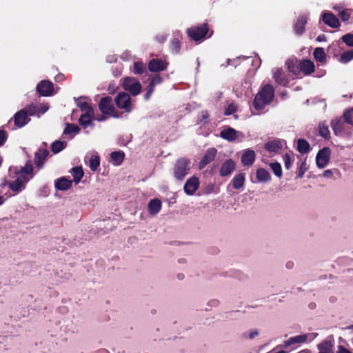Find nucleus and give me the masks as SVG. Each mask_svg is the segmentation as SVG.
<instances>
[{
  "label": "nucleus",
  "mask_w": 353,
  "mask_h": 353,
  "mask_svg": "<svg viewBox=\"0 0 353 353\" xmlns=\"http://www.w3.org/2000/svg\"><path fill=\"white\" fill-rule=\"evenodd\" d=\"M274 90L270 84L263 85L256 94L253 101V107L256 111L262 110L270 104L274 98Z\"/></svg>",
  "instance_id": "obj_1"
},
{
  "label": "nucleus",
  "mask_w": 353,
  "mask_h": 353,
  "mask_svg": "<svg viewBox=\"0 0 353 353\" xmlns=\"http://www.w3.org/2000/svg\"><path fill=\"white\" fill-rule=\"evenodd\" d=\"M316 336V333H307L292 336L285 341L281 347L283 348L291 347L292 349H294L301 344L312 341Z\"/></svg>",
  "instance_id": "obj_2"
},
{
  "label": "nucleus",
  "mask_w": 353,
  "mask_h": 353,
  "mask_svg": "<svg viewBox=\"0 0 353 353\" xmlns=\"http://www.w3.org/2000/svg\"><path fill=\"white\" fill-rule=\"evenodd\" d=\"M190 170V161L181 158L176 161L174 166V176L178 181H181L189 173Z\"/></svg>",
  "instance_id": "obj_3"
},
{
  "label": "nucleus",
  "mask_w": 353,
  "mask_h": 353,
  "mask_svg": "<svg viewBox=\"0 0 353 353\" xmlns=\"http://www.w3.org/2000/svg\"><path fill=\"white\" fill-rule=\"evenodd\" d=\"M29 181V178L23 174L17 175V178L14 181H4L1 184V186L4 187L8 185L9 188L15 193H19L25 189L26 183Z\"/></svg>",
  "instance_id": "obj_4"
},
{
  "label": "nucleus",
  "mask_w": 353,
  "mask_h": 353,
  "mask_svg": "<svg viewBox=\"0 0 353 353\" xmlns=\"http://www.w3.org/2000/svg\"><path fill=\"white\" fill-rule=\"evenodd\" d=\"M114 101L117 107L124 110L125 112H129L132 110V104L128 94L119 92L115 97Z\"/></svg>",
  "instance_id": "obj_5"
},
{
  "label": "nucleus",
  "mask_w": 353,
  "mask_h": 353,
  "mask_svg": "<svg viewBox=\"0 0 353 353\" xmlns=\"http://www.w3.org/2000/svg\"><path fill=\"white\" fill-rule=\"evenodd\" d=\"M123 88L132 95H137L141 90V83L134 78L125 77L123 82Z\"/></svg>",
  "instance_id": "obj_6"
},
{
  "label": "nucleus",
  "mask_w": 353,
  "mask_h": 353,
  "mask_svg": "<svg viewBox=\"0 0 353 353\" xmlns=\"http://www.w3.org/2000/svg\"><path fill=\"white\" fill-rule=\"evenodd\" d=\"M285 146V141L282 139H274L268 141L265 145V149L271 154L279 153Z\"/></svg>",
  "instance_id": "obj_7"
},
{
  "label": "nucleus",
  "mask_w": 353,
  "mask_h": 353,
  "mask_svg": "<svg viewBox=\"0 0 353 353\" xmlns=\"http://www.w3.org/2000/svg\"><path fill=\"white\" fill-rule=\"evenodd\" d=\"M220 137L225 140L232 142L243 138L244 134L240 131H237L232 128L228 127L221 131Z\"/></svg>",
  "instance_id": "obj_8"
},
{
  "label": "nucleus",
  "mask_w": 353,
  "mask_h": 353,
  "mask_svg": "<svg viewBox=\"0 0 353 353\" xmlns=\"http://www.w3.org/2000/svg\"><path fill=\"white\" fill-rule=\"evenodd\" d=\"M99 107L103 114L118 117V116L114 114V108L110 97H106L102 98L99 101Z\"/></svg>",
  "instance_id": "obj_9"
},
{
  "label": "nucleus",
  "mask_w": 353,
  "mask_h": 353,
  "mask_svg": "<svg viewBox=\"0 0 353 353\" xmlns=\"http://www.w3.org/2000/svg\"><path fill=\"white\" fill-rule=\"evenodd\" d=\"M208 28L206 24H203L201 26L194 27L188 30V36L194 41H199L205 37Z\"/></svg>",
  "instance_id": "obj_10"
},
{
  "label": "nucleus",
  "mask_w": 353,
  "mask_h": 353,
  "mask_svg": "<svg viewBox=\"0 0 353 353\" xmlns=\"http://www.w3.org/2000/svg\"><path fill=\"white\" fill-rule=\"evenodd\" d=\"M199 188V181L196 176H191L185 183L183 190L187 195H193Z\"/></svg>",
  "instance_id": "obj_11"
},
{
  "label": "nucleus",
  "mask_w": 353,
  "mask_h": 353,
  "mask_svg": "<svg viewBox=\"0 0 353 353\" xmlns=\"http://www.w3.org/2000/svg\"><path fill=\"white\" fill-rule=\"evenodd\" d=\"M330 151L327 148L320 150L316 157V165L319 168H325L330 160Z\"/></svg>",
  "instance_id": "obj_12"
},
{
  "label": "nucleus",
  "mask_w": 353,
  "mask_h": 353,
  "mask_svg": "<svg viewBox=\"0 0 353 353\" xmlns=\"http://www.w3.org/2000/svg\"><path fill=\"white\" fill-rule=\"evenodd\" d=\"M37 90L40 95L48 97L53 92V84L49 81L43 80L38 83Z\"/></svg>",
  "instance_id": "obj_13"
},
{
  "label": "nucleus",
  "mask_w": 353,
  "mask_h": 353,
  "mask_svg": "<svg viewBox=\"0 0 353 353\" xmlns=\"http://www.w3.org/2000/svg\"><path fill=\"white\" fill-rule=\"evenodd\" d=\"M322 20L325 24L332 28H337L341 26L339 19L330 12H325L323 14Z\"/></svg>",
  "instance_id": "obj_14"
},
{
  "label": "nucleus",
  "mask_w": 353,
  "mask_h": 353,
  "mask_svg": "<svg viewBox=\"0 0 353 353\" xmlns=\"http://www.w3.org/2000/svg\"><path fill=\"white\" fill-rule=\"evenodd\" d=\"M14 124L18 128H22L26 125L30 119L25 110H21L17 112L13 117Z\"/></svg>",
  "instance_id": "obj_15"
},
{
  "label": "nucleus",
  "mask_w": 353,
  "mask_h": 353,
  "mask_svg": "<svg viewBox=\"0 0 353 353\" xmlns=\"http://www.w3.org/2000/svg\"><path fill=\"white\" fill-rule=\"evenodd\" d=\"M168 63L159 59H153L148 63V69L151 72H159L164 70Z\"/></svg>",
  "instance_id": "obj_16"
},
{
  "label": "nucleus",
  "mask_w": 353,
  "mask_h": 353,
  "mask_svg": "<svg viewBox=\"0 0 353 353\" xmlns=\"http://www.w3.org/2000/svg\"><path fill=\"white\" fill-rule=\"evenodd\" d=\"M216 153L217 150L215 148H212L208 149L199 163V168H203L206 165L212 161L215 158Z\"/></svg>",
  "instance_id": "obj_17"
},
{
  "label": "nucleus",
  "mask_w": 353,
  "mask_h": 353,
  "mask_svg": "<svg viewBox=\"0 0 353 353\" xmlns=\"http://www.w3.org/2000/svg\"><path fill=\"white\" fill-rule=\"evenodd\" d=\"M235 168V163L232 159L226 160L220 168V175L225 176L230 175Z\"/></svg>",
  "instance_id": "obj_18"
},
{
  "label": "nucleus",
  "mask_w": 353,
  "mask_h": 353,
  "mask_svg": "<svg viewBox=\"0 0 353 353\" xmlns=\"http://www.w3.org/2000/svg\"><path fill=\"white\" fill-rule=\"evenodd\" d=\"M161 201L158 199H153L150 201L148 205V212L151 216L157 215L161 209Z\"/></svg>",
  "instance_id": "obj_19"
},
{
  "label": "nucleus",
  "mask_w": 353,
  "mask_h": 353,
  "mask_svg": "<svg viewBox=\"0 0 353 353\" xmlns=\"http://www.w3.org/2000/svg\"><path fill=\"white\" fill-rule=\"evenodd\" d=\"M94 117V110L93 109H89L88 111H86L83 114H82L79 118V123L83 127L87 128L92 123V121Z\"/></svg>",
  "instance_id": "obj_20"
},
{
  "label": "nucleus",
  "mask_w": 353,
  "mask_h": 353,
  "mask_svg": "<svg viewBox=\"0 0 353 353\" xmlns=\"http://www.w3.org/2000/svg\"><path fill=\"white\" fill-rule=\"evenodd\" d=\"M72 183V180L63 176L55 181L54 185L57 189L65 191L70 188Z\"/></svg>",
  "instance_id": "obj_21"
},
{
  "label": "nucleus",
  "mask_w": 353,
  "mask_h": 353,
  "mask_svg": "<svg viewBox=\"0 0 353 353\" xmlns=\"http://www.w3.org/2000/svg\"><path fill=\"white\" fill-rule=\"evenodd\" d=\"M49 152L46 149L40 148L35 153V163L39 168H41L44 162L46 157L48 155Z\"/></svg>",
  "instance_id": "obj_22"
},
{
  "label": "nucleus",
  "mask_w": 353,
  "mask_h": 353,
  "mask_svg": "<svg viewBox=\"0 0 353 353\" xmlns=\"http://www.w3.org/2000/svg\"><path fill=\"white\" fill-rule=\"evenodd\" d=\"M307 19V17L304 14L299 16L297 19L294 25V31L297 34H302L303 33Z\"/></svg>",
  "instance_id": "obj_23"
},
{
  "label": "nucleus",
  "mask_w": 353,
  "mask_h": 353,
  "mask_svg": "<svg viewBox=\"0 0 353 353\" xmlns=\"http://www.w3.org/2000/svg\"><path fill=\"white\" fill-rule=\"evenodd\" d=\"M299 69L305 74H310L314 70V64L312 61L305 59L300 62Z\"/></svg>",
  "instance_id": "obj_24"
},
{
  "label": "nucleus",
  "mask_w": 353,
  "mask_h": 353,
  "mask_svg": "<svg viewBox=\"0 0 353 353\" xmlns=\"http://www.w3.org/2000/svg\"><path fill=\"white\" fill-rule=\"evenodd\" d=\"M255 159V152L252 150H246L242 157H241V162L244 165H252Z\"/></svg>",
  "instance_id": "obj_25"
},
{
  "label": "nucleus",
  "mask_w": 353,
  "mask_h": 353,
  "mask_svg": "<svg viewBox=\"0 0 353 353\" xmlns=\"http://www.w3.org/2000/svg\"><path fill=\"white\" fill-rule=\"evenodd\" d=\"M273 78L280 85H285L288 84V79H286L281 70L279 68H274L272 70Z\"/></svg>",
  "instance_id": "obj_26"
},
{
  "label": "nucleus",
  "mask_w": 353,
  "mask_h": 353,
  "mask_svg": "<svg viewBox=\"0 0 353 353\" xmlns=\"http://www.w3.org/2000/svg\"><path fill=\"white\" fill-rule=\"evenodd\" d=\"M245 177L244 174L240 173L236 174L231 181L233 188L239 190L243 188L245 183Z\"/></svg>",
  "instance_id": "obj_27"
},
{
  "label": "nucleus",
  "mask_w": 353,
  "mask_h": 353,
  "mask_svg": "<svg viewBox=\"0 0 353 353\" xmlns=\"http://www.w3.org/2000/svg\"><path fill=\"white\" fill-rule=\"evenodd\" d=\"M70 172L72 175L73 181L76 184H77L80 182L81 179H82V177L84 175L83 170L82 167H81V166H77V167L72 168L70 170Z\"/></svg>",
  "instance_id": "obj_28"
},
{
  "label": "nucleus",
  "mask_w": 353,
  "mask_h": 353,
  "mask_svg": "<svg viewBox=\"0 0 353 353\" xmlns=\"http://www.w3.org/2000/svg\"><path fill=\"white\" fill-rule=\"evenodd\" d=\"M88 159V165L92 171H96L100 165V159L97 154H92L90 157L86 156Z\"/></svg>",
  "instance_id": "obj_29"
},
{
  "label": "nucleus",
  "mask_w": 353,
  "mask_h": 353,
  "mask_svg": "<svg viewBox=\"0 0 353 353\" xmlns=\"http://www.w3.org/2000/svg\"><path fill=\"white\" fill-rule=\"evenodd\" d=\"M256 178L260 182H266L270 180L271 176L269 172L263 168H259L256 171Z\"/></svg>",
  "instance_id": "obj_30"
},
{
  "label": "nucleus",
  "mask_w": 353,
  "mask_h": 353,
  "mask_svg": "<svg viewBox=\"0 0 353 353\" xmlns=\"http://www.w3.org/2000/svg\"><path fill=\"white\" fill-rule=\"evenodd\" d=\"M332 128L336 135H339L343 130V121L341 119H336L332 122Z\"/></svg>",
  "instance_id": "obj_31"
},
{
  "label": "nucleus",
  "mask_w": 353,
  "mask_h": 353,
  "mask_svg": "<svg viewBox=\"0 0 353 353\" xmlns=\"http://www.w3.org/2000/svg\"><path fill=\"white\" fill-rule=\"evenodd\" d=\"M297 150L300 153L305 154L310 150V145L305 139H299L297 141Z\"/></svg>",
  "instance_id": "obj_32"
},
{
  "label": "nucleus",
  "mask_w": 353,
  "mask_h": 353,
  "mask_svg": "<svg viewBox=\"0 0 353 353\" xmlns=\"http://www.w3.org/2000/svg\"><path fill=\"white\" fill-rule=\"evenodd\" d=\"M319 353H334L330 342L324 341L318 345Z\"/></svg>",
  "instance_id": "obj_33"
},
{
  "label": "nucleus",
  "mask_w": 353,
  "mask_h": 353,
  "mask_svg": "<svg viewBox=\"0 0 353 353\" xmlns=\"http://www.w3.org/2000/svg\"><path fill=\"white\" fill-rule=\"evenodd\" d=\"M113 163L116 165H120L124 159V153L122 152H112L110 154Z\"/></svg>",
  "instance_id": "obj_34"
},
{
  "label": "nucleus",
  "mask_w": 353,
  "mask_h": 353,
  "mask_svg": "<svg viewBox=\"0 0 353 353\" xmlns=\"http://www.w3.org/2000/svg\"><path fill=\"white\" fill-rule=\"evenodd\" d=\"M146 71L145 65L141 61H136L133 64L132 72L135 74H141Z\"/></svg>",
  "instance_id": "obj_35"
},
{
  "label": "nucleus",
  "mask_w": 353,
  "mask_h": 353,
  "mask_svg": "<svg viewBox=\"0 0 353 353\" xmlns=\"http://www.w3.org/2000/svg\"><path fill=\"white\" fill-rule=\"evenodd\" d=\"M314 59L319 62H323L325 60V52L323 48H316L313 53Z\"/></svg>",
  "instance_id": "obj_36"
},
{
  "label": "nucleus",
  "mask_w": 353,
  "mask_h": 353,
  "mask_svg": "<svg viewBox=\"0 0 353 353\" xmlns=\"http://www.w3.org/2000/svg\"><path fill=\"white\" fill-rule=\"evenodd\" d=\"M66 146V143L61 141H56L52 143L51 149L53 153L57 154L63 150Z\"/></svg>",
  "instance_id": "obj_37"
},
{
  "label": "nucleus",
  "mask_w": 353,
  "mask_h": 353,
  "mask_svg": "<svg viewBox=\"0 0 353 353\" xmlns=\"http://www.w3.org/2000/svg\"><path fill=\"white\" fill-rule=\"evenodd\" d=\"M353 59V50L344 52L340 56L339 61L341 63H346Z\"/></svg>",
  "instance_id": "obj_38"
},
{
  "label": "nucleus",
  "mask_w": 353,
  "mask_h": 353,
  "mask_svg": "<svg viewBox=\"0 0 353 353\" xmlns=\"http://www.w3.org/2000/svg\"><path fill=\"white\" fill-rule=\"evenodd\" d=\"M352 10L349 8L342 9L341 11L339 12V16L341 18V21L343 22H346L350 18Z\"/></svg>",
  "instance_id": "obj_39"
},
{
  "label": "nucleus",
  "mask_w": 353,
  "mask_h": 353,
  "mask_svg": "<svg viewBox=\"0 0 353 353\" xmlns=\"http://www.w3.org/2000/svg\"><path fill=\"white\" fill-rule=\"evenodd\" d=\"M270 167L271 168L274 174L277 177L280 178L282 176V168H281V165L279 163H278V162L271 163L270 164Z\"/></svg>",
  "instance_id": "obj_40"
},
{
  "label": "nucleus",
  "mask_w": 353,
  "mask_h": 353,
  "mask_svg": "<svg viewBox=\"0 0 353 353\" xmlns=\"http://www.w3.org/2000/svg\"><path fill=\"white\" fill-rule=\"evenodd\" d=\"M33 167L32 165H26L25 168H22L18 174H23L29 178V180L32 178Z\"/></svg>",
  "instance_id": "obj_41"
},
{
  "label": "nucleus",
  "mask_w": 353,
  "mask_h": 353,
  "mask_svg": "<svg viewBox=\"0 0 353 353\" xmlns=\"http://www.w3.org/2000/svg\"><path fill=\"white\" fill-rule=\"evenodd\" d=\"M319 130L320 134L324 137L327 138L330 134V131L328 129V126L324 122H321L319 125Z\"/></svg>",
  "instance_id": "obj_42"
},
{
  "label": "nucleus",
  "mask_w": 353,
  "mask_h": 353,
  "mask_svg": "<svg viewBox=\"0 0 353 353\" xmlns=\"http://www.w3.org/2000/svg\"><path fill=\"white\" fill-rule=\"evenodd\" d=\"M79 131V128L78 126L75 125H70V124H67L65 130H64V133L65 134H77Z\"/></svg>",
  "instance_id": "obj_43"
},
{
  "label": "nucleus",
  "mask_w": 353,
  "mask_h": 353,
  "mask_svg": "<svg viewBox=\"0 0 353 353\" xmlns=\"http://www.w3.org/2000/svg\"><path fill=\"white\" fill-rule=\"evenodd\" d=\"M343 117L347 123L353 125V108L350 109L344 112Z\"/></svg>",
  "instance_id": "obj_44"
},
{
  "label": "nucleus",
  "mask_w": 353,
  "mask_h": 353,
  "mask_svg": "<svg viewBox=\"0 0 353 353\" xmlns=\"http://www.w3.org/2000/svg\"><path fill=\"white\" fill-rule=\"evenodd\" d=\"M259 333L257 330H251L243 334V339H253L257 336H259Z\"/></svg>",
  "instance_id": "obj_45"
},
{
  "label": "nucleus",
  "mask_w": 353,
  "mask_h": 353,
  "mask_svg": "<svg viewBox=\"0 0 353 353\" xmlns=\"http://www.w3.org/2000/svg\"><path fill=\"white\" fill-rule=\"evenodd\" d=\"M307 170V166L305 160L303 161L298 168L297 176L302 178Z\"/></svg>",
  "instance_id": "obj_46"
},
{
  "label": "nucleus",
  "mask_w": 353,
  "mask_h": 353,
  "mask_svg": "<svg viewBox=\"0 0 353 353\" xmlns=\"http://www.w3.org/2000/svg\"><path fill=\"white\" fill-rule=\"evenodd\" d=\"M23 110L27 112L28 116H32L37 114V106L36 104H30L27 105Z\"/></svg>",
  "instance_id": "obj_47"
},
{
  "label": "nucleus",
  "mask_w": 353,
  "mask_h": 353,
  "mask_svg": "<svg viewBox=\"0 0 353 353\" xmlns=\"http://www.w3.org/2000/svg\"><path fill=\"white\" fill-rule=\"evenodd\" d=\"M343 41L348 46L353 47V34L348 33L342 37Z\"/></svg>",
  "instance_id": "obj_48"
},
{
  "label": "nucleus",
  "mask_w": 353,
  "mask_h": 353,
  "mask_svg": "<svg viewBox=\"0 0 353 353\" xmlns=\"http://www.w3.org/2000/svg\"><path fill=\"white\" fill-rule=\"evenodd\" d=\"M149 79L150 81V83L154 86L161 83L162 82V77L159 74L150 76L149 77Z\"/></svg>",
  "instance_id": "obj_49"
},
{
  "label": "nucleus",
  "mask_w": 353,
  "mask_h": 353,
  "mask_svg": "<svg viewBox=\"0 0 353 353\" xmlns=\"http://www.w3.org/2000/svg\"><path fill=\"white\" fill-rule=\"evenodd\" d=\"M36 106H37V115L45 113L48 109V106L46 104L38 103V104H36Z\"/></svg>",
  "instance_id": "obj_50"
},
{
  "label": "nucleus",
  "mask_w": 353,
  "mask_h": 353,
  "mask_svg": "<svg viewBox=\"0 0 353 353\" xmlns=\"http://www.w3.org/2000/svg\"><path fill=\"white\" fill-rule=\"evenodd\" d=\"M283 161H284L285 168L287 170H289L291 168L292 164V161L291 159L290 155L288 154H285L283 156Z\"/></svg>",
  "instance_id": "obj_51"
},
{
  "label": "nucleus",
  "mask_w": 353,
  "mask_h": 353,
  "mask_svg": "<svg viewBox=\"0 0 353 353\" xmlns=\"http://www.w3.org/2000/svg\"><path fill=\"white\" fill-rule=\"evenodd\" d=\"M236 110V106L234 103H230L228 105L225 110V115H230L234 113Z\"/></svg>",
  "instance_id": "obj_52"
},
{
  "label": "nucleus",
  "mask_w": 353,
  "mask_h": 353,
  "mask_svg": "<svg viewBox=\"0 0 353 353\" xmlns=\"http://www.w3.org/2000/svg\"><path fill=\"white\" fill-rule=\"evenodd\" d=\"M172 50L178 52L180 49V44L178 39H174L171 44Z\"/></svg>",
  "instance_id": "obj_53"
},
{
  "label": "nucleus",
  "mask_w": 353,
  "mask_h": 353,
  "mask_svg": "<svg viewBox=\"0 0 353 353\" xmlns=\"http://www.w3.org/2000/svg\"><path fill=\"white\" fill-rule=\"evenodd\" d=\"M154 85H153L151 83H150V85L147 88L146 93L145 94V99L148 100L150 99L151 94L154 90Z\"/></svg>",
  "instance_id": "obj_54"
},
{
  "label": "nucleus",
  "mask_w": 353,
  "mask_h": 353,
  "mask_svg": "<svg viewBox=\"0 0 353 353\" xmlns=\"http://www.w3.org/2000/svg\"><path fill=\"white\" fill-rule=\"evenodd\" d=\"M77 105L81 111H83L84 112L88 111L89 109H92L87 102L79 101Z\"/></svg>",
  "instance_id": "obj_55"
},
{
  "label": "nucleus",
  "mask_w": 353,
  "mask_h": 353,
  "mask_svg": "<svg viewBox=\"0 0 353 353\" xmlns=\"http://www.w3.org/2000/svg\"><path fill=\"white\" fill-rule=\"evenodd\" d=\"M209 117V114L207 111L201 112L199 116V121L200 123L205 122V121Z\"/></svg>",
  "instance_id": "obj_56"
},
{
  "label": "nucleus",
  "mask_w": 353,
  "mask_h": 353,
  "mask_svg": "<svg viewBox=\"0 0 353 353\" xmlns=\"http://www.w3.org/2000/svg\"><path fill=\"white\" fill-rule=\"evenodd\" d=\"M7 139L6 131L0 129V146L3 145Z\"/></svg>",
  "instance_id": "obj_57"
},
{
  "label": "nucleus",
  "mask_w": 353,
  "mask_h": 353,
  "mask_svg": "<svg viewBox=\"0 0 353 353\" xmlns=\"http://www.w3.org/2000/svg\"><path fill=\"white\" fill-rule=\"evenodd\" d=\"M323 176L325 178L331 179L333 176V172L331 170H326L323 173Z\"/></svg>",
  "instance_id": "obj_58"
},
{
  "label": "nucleus",
  "mask_w": 353,
  "mask_h": 353,
  "mask_svg": "<svg viewBox=\"0 0 353 353\" xmlns=\"http://www.w3.org/2000/svg\"><path fill=\"white\" fill-rule=\"evenodd\" d=\"M208 305L211 307H217L219 305V301L217 299H212L208 301Z\"/></svg>",
  "instance_id": "obj_59"
},
{
  "label": "nucleus",
  "mask_w": 353,
  "mask_h": 353,
  "mask_svg": "<svg viewBox=\"0 0 353 353\" xmlns=\"http://www.w3.org/2000/svg\"><path fill=\"white\" fill-rule=\"evenodd\" d=\"M333 9L338 12V14L339 13L340 11H341L342 9H345L343 8V6H342L341 4H338V5H336L333 7Z\"/></svg>",
  "instance_id": "obj_60"
},
{
  "label": "nucleus",
  "mask_w": 353,
  "mask_h": 353,
  "mask_svg": "<svg viewBox=\"0 0 353 353\" xmlns=\"http://www.w3.org/2000/svg\"><path fill=\"white\" fill-rule=\"evenodd\" d=\"M279 347H276V348L272 352V353H287L284 350H278Z\"/></svg>",
  "instance_id": "obj_61"
},
{
  "label": "nucleus",
  "mask_w": 353,
  "mask_h": 353,
  "mask_svg": "<svg viewBox=\"0 0 353 353\" xmlns=\"http://www.w3.org/2000/svg\"><path fill=\"white\" fill-rule=\"evenodd\" d=\"M157 39L161 43H163L164 41H165L166 38L165 36L162 35L161 37H157Z\"/></svg>",
  "instance_id": "obj_62"
},
{
  "label": "nucleus",
  "mask_w": 353,
  "mask_h": 353,
  "mask_svg": "<svg viewBox=\"0 0 353 353\" xmlns=\"http://www.w3.org/2000/svg\"><path fill=\"white\" fill-rule=\"evenodd\" d=\"M324 40H325V35H323V34L319 35L317 37V41H324Z\"/></svg>",
  "instance_id": "obj_63"
},
{
  "label": "nucleus",
  "mask_w": 353,
  "mask_h": 353,
  "mask_svg": "<svg viewBox=\"0 0 353 353\" xmlns=\"http://www.w3.org/2000/svg\"><path fill=\"white\" fill-rule=\"evenodd\" d=\"M105 119V117L104 116H100V117H98L97 118H96V119L99 121H104Z\"/></svg>",
  "instance_id": "obj_64"
}]
</instances>
